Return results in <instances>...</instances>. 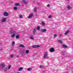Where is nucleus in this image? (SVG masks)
Wrapping results in <instances>:
<instances>
[{
    "label": "nucleus",
    "mask_w": 73,
    "mask_h": 73,
    "mask_svg": "<svg viewBox=\"0 0 73 73\" xmlns=\"http://www.w3.org/2000/svg\"><path fill=\"white\" fill-rule=\"evenodd\" d=\"M33 14H30L29 15V16L28 17V19H30V18H31V17H33Z\"/></svg>",
    "instance_id": "4"
},
{
    "label": "nucleus",
    "mask_w": 73,
    "mask_h": 73,
    "mask_svg": "<svg viewBox=\"0 0 73 73\" xmlns=\"http://www.w3.org/2000/svg\"><path fill=\"white\" fill-rule=\"evenodd\" d=\"M46 56H47V53L45 52L44 53V56L43 57V58H44V59H45V58H46L45 57H46Z\"/></svg>",
    "instance_id": "11"
},
{
    "label": "nucleus",
    "mask_w": 73,
    "mask_h": 73,
    "mask_svg": "<svg viewBox=\"0 0 73 73\" xmlns=\"http://www.w3.org/2000/svg\"><path fill=\"white\" fill-rule=\"evenodd\" d=\"M11 66H12L11 65H10L9 66L8 68V69H9V70L10 69H11Z\"/></svg>",
    "instance_id": "26"
},
{
    "label": "nucleus",
    "mask_w": 73,
    "mask_h": 73,
    "mask_svg": "<svg viewBox=\"0 0 73 73\" xmlns=\"http://www.w3.org/2000/svg\"><path fill=\"white\" fill-rule=\"evenodd\" d=\"M40 68H42V66H40Z\"/></svg>",
    "instance_id": "36"
},
{
    "label": "nucleus",
    "mask_w": 73,
    "mask_h": 73,
    "mask_svg": "<svg viewBox=\"0 0 73 73\" xmlns=\"http://www.w3.org/2000/svg\"><path fill=\"white\" fill-rule=\"evenodd\" d=\"M18 9L17 7L16 6H15L14 7V10H17Z\"/></svg>",
    "instance_id": "21"
},
{
    "label": "nucleus",
    "mask_w": 73,
    "mask_h": 73,
    "mask_svg": "<svg viewBox=\"0 0 73 73\" xmlns=\"http://www.w3.org/2000/svg\"><path fill=\"white\" fill-rule=\"evenodd\" d=\"M67 8L68 9H71L72 8L70 6H68Z\"/></svg>",
    "instance_id": "23"
},
{
    "label": "nucleus",
    "mask_w": 73,
    "mask_h": 73,
    "mask_svg": "<svg viewBox=\"0 0 73 73\" xmlns=\"http://www.w3.org/2000/svg\"><path fill=\"white\" fill-rule=\"evenodd\" d=\"M41 23L42 24V26H45V23H44V22L43 21H42V23Z\"/></svg>",
    "instance_id": "16"
},
{
    "label": "nucleus",
    "mask_w": 73,
    "mask_h": 73,
    "mask_svg": "<svg viewBox=\"0 0 73 73\" xmlns=\"http://www.w3.org/2000/svg\"><path fill=\"white\" fill-rule=\"evenodd\" d=\"M19 57V56H17V58H18V57Z\"/></svg>",
    "instance_id": "40"
},
{
    "label": "nucleus",
    "mask_w": 73,
    "mask_h": 73,
    "mask_svg": "<svg viewBox=\"0 0 73 73\" xmlns=\"http://www.w3.org/2000/svg\"><path fill=\"white\" fill-rule=\"evenodd\" d=\"M8 13L7 12H5L4 13V16H8Z\"/></svg>",
    "instance_id": "3"
},
{
    "label": "nucleus",
    "mask_w": 73,
    "mask_h": 73,
    "mask_svg": "<svg viewBox=\"0 0 73 73\" xmlns=\"http://www.w3.org/2000/svg\"><path fill=\"white\" fill-rule=\"evenodd\" d=\"M7 18H4L1 21V23H5V22H6L7 21Z\"/></svg>",
    "instance_id": "1"
},
{
    "label": "nucleus",
    "mask_w": 73,
    "mask_h": 73,
    "mask_svg": "<svg viewBox=\"0 0 73 73\" xmlns=\"http://www.w3.org/2000/svg\"><path fill=\"white\" fill-rule=\"evenodd\" d=\"M15 6H20V4H19V3H16L15 4Z\"/></svg>",
    "instance_id": "15"
},
{
    "label": "nucleus",
    "mask_w": 73,
    "mask_h": 73,
    "mask_svg": "<svg viewBox=\"0 0 73 73\" xmlns=\"http://www.w3.org/2000/svg\"><path fill=\"white\" fill-rule=\"evenodd\" d=\"M10 57L11 58H13V55L12 54H11L10 56Z\"/></svg>",
    "instance_id": "29"
},
{
    "label": "nucleus",
    "mask_w": 73,
    "mask_h": 73,
    "mask_svg": "<svg viewBox=\"0 0 73 73\" xmlns=\"http://www.w3.org/2000/svg\"><path fill=\"white\" fill-rule=\"evenodd\" d=\"M13 33V32L12 31H11V34H12Z\"/></svg>",
    "instance_id": "39"
},
{
    "label": "nucleus",
    "mask_w": 73,
    "mask_h": 73,
    "mask_svg": "<svg viewBox=\"0 0 73 73\" xmlns=\"http://www.w3.org/2000/svg\"><path fill=\"white\" fill-rule=\"evenodd\" d=\"M33 2L34 3H35V1H33Z\"/></svg>",
    "instance_id": "43"
},
{
    "label": "nucleus",
    "mask_w": 73,
    "mask_h": 73,
    "mask_svg": "<svg viewBox=\"0 0 73 73\" xmlns=\"http://www.w3.org/2000/svg\"><path fill=\"white\" fill-rule=\"evenodd\" d=\"M24 53V51H23L21 52V53Z\"/></svg>",
    "instance_id": "35"
},
{
    "label": "nucleus",
    "mask_w": 73,
    "mask_h": 73,
    "mask_svg": "<svg viewBox=\"0 0 73 73\" xmlns=\"http://www.w3.org/2000/svg\"><path fill=\"white\" fill-rule=\"evenodd\" d=\"M50 52H54V48H51L50 49Z\"/></svg>",
    "instance_id": "8"
},
{
    "label": "nucleus",
    "mask_w": 73,
    "mask_h": 73,
    "mask_svg": "<svg viewBox=\"0 0 73 73\" xmlns=\"http://www.w3.org/2000/svg\"><path fill=\"white\" fill-rule=\"evenodd\" d=\"M40 45H36L33 46L32 47V48H38L40 47Z\"/></svg>",
    "instance_id": "2"
},
{
    "label": "nucleus",
    "mask_w": 73,
    "mask_h": 73,
    "mask_svg": "<svg viewBox=\"0 0 73 73\" xmlns=\"http://www.w3.org/2000/svg\"><path fill=\"white\" fill-rule=\"evenodd\" d=\"M43 73H45V71H43Z\"/></svg>",
    "instance_id": "42"
},
{
    "label": "nucleus",
    "mask_w": 73,
    "mask_h": 73,
    "mask_svg": "<svg viewBox=\"0 0 73 73\" xmlns=\"http://www.w3.org/2000/svg\"><path fill=\"white\" fill-rule=\"evenodd\" d=\"M27 70L28 71H30L31 70H32V68H28L27 69Z\"/></svg>",
    "instance_id": "18"
},
{
    "label": "nucleus",
    "mask_w": 73,
    "mask_h": 73,
    "mask_svg": "<svg viewBox=\"0 0 73 73\" xmlns=\"http://www.w3.org/2000/svg\"><path fill=\"white\" fill-rule=\"evenodd\" d=\"M70 32L69 30H68L66 32V33H64V35H68L69 33V32Z\"/></svg>",
    "instance_id": "9"
},
{
    "label": "nucleus",
    "mask_w": 73,
    "mask_h": 73,
    "mask_svg": "<svg viewBox=\"0 0 73 73\" xmlns=\"http://www.w3.org/2000/svg\"><path fill=\"white\" fill-rule=\"evenodd\" d=\"M2 50V49H1L0 50V51H1Z\"/></svg>",
    "instance_id": "41"
},
{
    "label": "nucleus",
    "mask_w": 73,
    "mask_h": 73,
    "mask_svg": "<svg viewBox=\"0 0 73 73\" xmlns=\"http://www.w3.org/2000/svg\"><path fill=\"white\" fill-rule=\"evenodd\" d=\"M34 12H36L37 11V9L36 8H35L34 9Z\"/></svg>",
    "instance_id": "27"
},
{
    "label": "nucleus",
    "mask_w": 73,
    "mask_h": 73,
    "mask_svg": "<svg viewBox=\"0 0 73 73\" xmlns=\"http://www.w3.org/2000/svg\"><path fill=\"white\" fill-rule=\"evenodd\" d=\"M20 18H21H21H23V16H22V15H20Z\"/></svg>",
    "instance_id": "32"
},
{
    "label": "nucleus",
    "mask_w": 73,
    "mask_h": 73,
    "mask_svg": "<svg viewBox=\"0 0 73 73\" xmlns=\"http://www.w3.org/2000/svg\"><path fill=\"white\" fill-rule=\"evenodd\" d=\"M30 38H31V40H32V39H33V36H31L30 37Z\"/></svg>",
    "instance_id": "30"
},
{
    "label": "nucleus",
    "mask_w": 73,
    "mask_h": 73,
    "mask_svg": "<svg viewBox=\"0 0 73 73\" xmlns=\"http://www.w3.org/2000/svg\"><path fill=\"white\" fill-rule=\"evenodd\" d=\"M29 50H26V53H29Z\"/></svg>",
    "instance_id": "25"
},
{
    "label": "nucleus",
    "mask_w": 73,
    "mask_h": 73,
    "mask_svg": "<svg viewBox=\"0 0 73 73\" xmlns=\"http://www.w3.org/2000/svg\"><path fill=\"white\" fill-rule=\"evenodd\" d=\"M16 38L18 39L20 38V35L18 34L16 36Z\"/></svg>",
    "instance_id": "12"
},
{
    "label": "nucleus",
    "mask_w": 73,
    "mask_h": 73,
    "mask_svg": "<svg viewBox=\"0 0 73 73\" xmlns=\"http://www.w3.org/2000/svg\"><path fill=\"white\" fill-rule=\"evenodd\" d=\"M46 31H47V30L46 29H44L41 30V33H42V32H46Z\"/></svg>",
    "instance_id": "7"
},
{
    "label": "nucleus",
    "mask_w": 73,
    "mask_h": 73,
    "mask_svg": "<svg viewBox=\"0 0 73 73\" xmlns=\"http://www.w3.org/2000/svg\"><path fill=\"white\" fill-rule=\"evenodd\" d=\"M50 6V5L48 4L47 5V7H49Z\"/></svg>",
    "instance_id": "38"
},
{
    "label": "nucleus",
    "mask_w": 73,
    "mask_h": 73,
    "mask_svg": "<svg viewBox=\"0 0 73 73\" xmlns=\"http://www.w3.org/2000/svg\"><path fill=\"white\" fill-rule=\"evenodd\" d=\"M51 15H50L48 16V18L49 19H50V18H51Z\"/></svg>",
    "instance_id": "34"
},
{
    "label": "nucleus",
    "mask_w": 73,
    "mask_h": 73,
    "mask_svg": "<svg viewBox=\"0 0 73 73\" xmlns=\"http://www.w3.org/2000/svg\"><path fill=\"white\" fill-rule=\"evenodd\" d=\"M58 42L60 43V44H62V40H59L58 41Z\"/></svg>",
    "instance_id": "22"
},
{
    "label": "nucleus",
    "mask_w": 73,
    "mask_h": 73,
    "mask_svg": "<svg viewBox=\"0 0 73 73\" xmlns=\"http://www.w3.org/2000/svg\"><path fill=\"white\" fill-rule=\"evenodd\" d=\"M23 3L24 4H27V3H28V2L26 0H23Z\"/></svg>",
    "instance_id": "13"
},
{
    "label": "nucleus",
    "mask_w": 73,
    "mask_h": 73,
    "mask_svg": "<svg viewBox=\"0 0 73 73\" xmlns=\"http://www.w3.org/2000/svg\"><path fill=\"white\" fill-rule=\"evenodd\" d=\"M18 73H20V72H18Z\"/></svg>",
    "instance_id": "44"
},
{
    "label": "nucleus",
    "mask_w": 73,
    "mask_h": 73,
    "mask_svg": "<svg viewBox=\"0 0 73 73\" xmlns=\"http://www.w3.org/2000/svg\"><path fill=\"white\" fill-rule=\"evenodd\" d=\"M15 44V42L14 41H13L12 43V45H14V44Z\"/></svg>",
    "instance_id": "31"
},
{
    "label": "nucleus",
    "mask_w": 73,
    "mask_h": 73,
    "mask_svg": "<svg viewBox=\"0 0 73 73\" xmlns=\"http://www.w3.org/2000/svg\"><path fill=\"white\" fill-rule=\"evenodd\" d=\"M62 34H61V35H60V36H59V38H60L61 37V36L62 35Z\"/></svg>",
    "instance_id": "33"
},
{
    "label": "nucleus",
    "mask_w": 73,
    "mask_h": 73,
    "mask_svg": "<svg viewBox=\"0 0 73 73\" xmlns=\"http://www.w3.org/2000/svg\"><path fill=\"white\" fill-rule=\"evenodd\" d=\"M16 33V31H15L13 33V35H12L11 36V37L12 38L13 37H14L15 36V34Z\"/></svg>",
    "instance_id": "6"
},
{
    "label": "nucleus",
    "mask_w": 73,
    "mask_h": 73,
    "mask_svg": "<svg viewBox=\"0 0 73 73\" xmlns=\"http://www.w3.org/2000/svg\"><path fill=\"white\" fill-rule=\"evenodd\" d=\"M23 68L22 67H20L19 69V71H21V70H23Z\"/></svg>",
    "instance_id": "24"
},
{
    "label": "nucleus",
    "mask_w": 73,
    "mask_h": 73,
    "mask_svg": "<svg viewBox=\"0 0 73 73\" xmlns=\"http://www.w3.org/2000/svg\"><path fill=\"white\" fill-rule=\"evenodd\" d=\"M36 28L38 31L40 30V27L39 26H37L36 27Z\"/></svg>",
    "instance_id": "20"
},
{
    "label": "nucleus",
    "mask_w": 73,
    "mask_h": 73,
    "mask_svg": "<svg viewBox=\"0 0 73 73\" xmlns=\"http://www.w3.org/2000/svg\"><path fill=\"white\" fill-rule=\"evenodd\" d=\"M62 46L63 47H64L65 48H67L68 47L66 45H65V44H63L62 45Z\"/></svg>",
    "instance_id": "14"
},
{
    "label": "nucleus",
    "mask_w": 73,
    "mask_h": 73,
    "mask_svg": "<svg viewBox=\"0 0 73 73\" xmlns=\"http://www.w3.org/2000/svg\"><path fill=\"white\" fill-rule=\"evenodd\" d=\"M37 4L38 5H40V4L38 3H37Z\"/></svg>",
    "instance_id": "37"
},
{
    "label": "nucleus",
    "mask_w": 73,
    "mask_h": 73,
    "mask_svg": "<svg viewBox=\"0 0 73 73\" xmlns=\"http://www.w3.org/2000/svg\"><path fill=\"white\" fill-rule=\"evenodd\" d=\"M4 72H7L8 70V68L7 67H6L4 69Z\"/></svg>",
    "instance_id": "10"
},
{
    "label": "nucleus",
    "mask_w": 73,
    "mask_h": 73,
    "mask_svg": "<svg viewBox=\"0 0 73 73\" xmlns=\"http://www.w3.org/2000/svg\"><path fill=\"white\" fill-rule=\"evenodd\" d=\"M1 65L2 66V68H4L5 66V65H4V64L3 63L1 64Z\"/></svg>",
    "instance_id": "19"
},
{
    "label": "nucleus",
    "mask_w": 73,
    "mask_h": 73,
    "mask_svg": "<svg viewBox=\"0 0 73 73\" xmlns=\"http://www.w3.org/2000/svg\"><path fill=\"white\" fill-rule=\"evenodd\" d=\"M56 36H57V35L56 34H55L54 35V37H56Z\"/></svg>",
    "instance_id": "28"
},
{
    "label": "nucleus",
    "mask_w": 73,
    "mask_h": 73,
    "mask_svg": "<svg viewBox=\"0 0 73 73\" xmlns=\"http://www.w3.org/2000/svg\"><path fill=\"white\" fill-rule=\"evenodd\" d=\"M19 47H21L22 48H24V46L23 44H21L19 45Z\"/></svg>",
    "instance_id": "17"
},
{
    "label": "nucleus",
    "mask_w": 73,
    "mask_h": 73,
    "mask_svg": "<svg viewBox=\"0 0 73 73\" xmlns=\"http://www.w3.org/2000/svg\"><path fill=\"white\" fill-rule=\"evenodd\" d=\"M36 30H37V29H36V28L34 29L33 30V34H34L35 35V33H36Z\"/></svg>",
    "instance_id": "5"
}]
</instances>
